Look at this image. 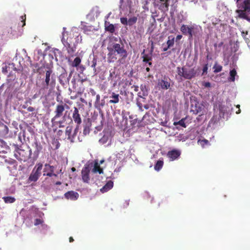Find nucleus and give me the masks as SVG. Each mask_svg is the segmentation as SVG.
Instances as JSON below:
<instances>
[{
    "mask_svg": "<svg viewBox=\"0 0 250 250\" xmlns=\"http://www.w3.org/2000/svg\"><path fill=\"white\" fill-rule=\"evenodd\" d=\"M146 70L147 72H149L150 71V68L148 67H146Z\"/></svg>",
    "mask_w": 250,
    "mask_h": 250,
    "instance_id": "338daca9",
    "label": "nucleus"
},
{
    "mask_svg": "<svg viewBox=\"0 0 250 250\" xmlns=\"http://www.w3.org/2000/svg\"><path fill=\"white\" fill-rule=\"evenodd\" d=\"M186 119V118H185L182 119L181 120H180V121H179L178 122H174L173 123V125H180V126L185 128V127H186V125L185 122Z\"/></svg>",
    "mask_w": 250,
    "mask_h": 250,
    "instance_id": "2f4dec72",
    "label": "nucleus"
},
{
    "mask_svg": "<svg viewBox=\"0 0 250 250\" xmlns=\"http://www.w3.org/2000/svg\"><path fill=\"white\" fill-rule=\"evenodd\" d=\"M236 13L238 17L250 22V0H244L238 3Z\"/></svg>",
    "mask_w": 250,
    "mask_h": 250,
    "instance_id": "7ed1b4c3",
    "label": "nucleus"
},
{
    "mask_svg": "<svg viewBox=\"0 0 250 250\" xmlns=\"http://www.w3.org/2000/svg\"><path fill=\"white\" fill-rule=\"evenodd\" d=\"M65 116H63L62 120L59 121L58 122H56V124L58 125L60 128L63 127L64 125H63L64 122L65 121Z\"/></svg>",
    "mask_w": 250,
    "mask_h": 250,
    "instance_id": "58836bf2",
    "label": "nucleus"
},
{
    "mask_svg": "<svg viewBox=\"0 0 250 250\" xmlns=\"http://www.w3.org/2000/svg\"><path fill=\"white\" fill-rule=\"evenodd\" d=\"M72 128V126H67L65 128V134L67 136V139L70 140L71 143H73L74 142V135H71V134Z\"/></svg>",
    "mask_w": 250,
    "mask_h": 250,
    "instance_id": "412c9836",
    "label": "nucleus"
},
{
    "mask_svg": "<svg viewBox=\"0 0 250 250\" xmlns=\"http://www.w3.org/2000/svg\"><path fill=\"white\" fill-rule=\"evenodd\" d=\"M181 155V151L177 149H173L169 151L167 153V156L170 161H173L178 159Z\"/></svg>",
    "mask_w": 250,
    "mask_h": 250,
    "instance_id": "9b49d317",
    "label": "nucleus"
},
{
    "mask_svg": "<svg viewBox=\"0 0 250 250\" xmlns=\"http://www.w3.org/2000/svg\"><path fill=\"white\" fill-rule=\"evenodd\" d=\"M78 67L82 71H83L84 69V67L83 65H79Z\"/></svg>",
    "mask_w": 250,
    "mask_h": 250,
    "instance_id": "4d7b16f0",
    "label": "nucleus"
},
{
    "mask_svg": "<svg viewBox=\"0 0 250 250\" xmlns=\"http://www.w3.org/2000/svg\"><path fill=\"white\" fill-rule=\"evenodd\" d=\"M79 126L80 125H77L75 129H74L73 134L72 135H74V139L75 138V136H76V135L78 132Z\"/></svg>",
    "mask_w": 250,
    "mask_h": 250,
    "instance_id": "49530a36",
    "label": "nucleus"
},
{
    "mask_svg": "<svg viewBox=\"0 0 250 250\" xmlns=\"http://www.w3.org/2000/svg\"><path fill=\"white\" fill-rule=\"evenodd\" d=\"M21 22L22 23L21 26L23 27L25 25V20H26L25 15L24 16H21Z\"/></svg>",
    "mask_w": 250,
    "mask_h": 250,
    "instance_id": "a18cd8bd",
    "label": "nucleus"
},
{
    "mask_svg": "<svg viewBox=\"0 0 250 250\" xmlns=\"http://www.w3.org/2000/svg\"><path fill=\"white\" fill-rule=\"evenodd\" d=\"M92 62V63L91 65V67L93 68L94 72H96V66L97 64V61L96 60H93Z\"/></svg>",
    "mask_w": 250,
    "mask_h": 250,
    "instance_id": "37998d69",
    "label": "nucleus"
},
{
    "mask_svg": "<svg viewBox=\"0 0 250 250\" xmlns=\"http://www.w3.org/2000/svg\"><path fill=\"white\" fill-rule=\"evenodd\" d=\"M50 170L54 171V167L52 166H50L49 164H46L44 165V168L43 169V176H46L45 173H49L50 172Z\"/></svg>",
    "mask_w": 250,
    "mask_h": 250,
    "instance_id": "a878e982",
    "label": "nucleus"
},
{
    "mask_svg": "<svg viewBox=\"0 0 250 250\" xmlns=\"http://www.w3.org/2000/svg\"><path fill=\"white\" fill-rule=\"evenodd\" d=\"M168 0H160L159 3L158 4L159 9L163 12H166L168 10L169 4Z\"/></svg>",
    "mask_w": 250,
    "mask_h": 250,
    "instance_id": "2eb2a0df",
    "label": "nucleus"
},
{
    "mask_svg": "<svg viewBox=\"0 0 250 250\" xmlns=\"http://www.w3.org/2000/svg\"><path fill=\"white\" fill-rule=\"evenodd\" d=\"M81 62V59L80 57H77L75 58L71 65L73 67H78Z\"/></svg>",
    "mask_w": 250,
    "mask_h": 250,
    "instance_id": "c756f323",
    "label": "nucleus"
},
{
    "mask_svg": "<svg viewBox=\"0 0 250 250\" xmlns=\"http://www.w3.org/2000/svg\"><path fill=\"white\" fill-rule=\"evenodd\" d=\"M113 187V182L110 180L108 181L106 184L100 189V191L102 193L106 192L111 189Z\"/></svg>",
    "mask_w": 250,
    "mask_h": 250,
    "instance_id": "aec40b11",
    "label": "nucleus"
},
{
    "mask_svg": "<svg viewBox=\"0 0 250 250\" xmlns=\"http://www.w3.org/2000/svg\"><path fill=\"white\" fill-rule=\"evenodd\" d=\"M204 85L206 87H210L211 86V84L209 82H206Z\"/></svg>",
    "mask_w": 250,
    "mask_h": 250,
    "instance_id": "3c124183",
    "label": "nucleus"
},
{
    "mask_svg": "<svg viewBox=\"0 0 250 250\" xmlns=\"http://www.w3.org/2000/svg\"><path fill=\"white\" fill-rule=\"evenodd\" d=\"M4 202L6 203H12L15 202V199L13 197H4L3 198Z\"/></svg>",
    "mask_w": 250,
    "mask_h": 250,
    "instance_id": "4c0bfd02",
    "label": "nucleus"
},
{
    "mask_svg": "<svg viewBox=\"0 0 250 250\" xmlns=\"http://www.w3.org/2000/svg\"><path fill=\"white\" fill-rule=\"evenodd\" d=\"M93 172H98L99 174L103 173V170L102 168H101V167L98 162L95 163L94 166V168L93 169Z\"/></svg>",
    "mask_w": 250,
    "mask_h": 250,
    "instance_id": "cd10ccee",
    "label": "nucleus"
},
{
    "mask_svg": "<svg viewBox=\"0 0 250 250\" xmlns=\"http://www.w3.org/2000/svg\"><path fill=\"white\" fill-rule=\"evenodd\" d=\"M53 75L52 69L48 67L47 70L45 71L44 81L42 83V89H48L49 87L52 89L54 88L56 84V81Z\"/></svg>",
    "mask_w": 250,
    "mask_h": 250,
    "instance_id": "20e7f679",
    "label": "nucleus"
},
{
    "mask_svg": "<svg viewBox=\"0 0 250 250\" xmlns=\"http://www.w3.org/2000/svg\"><path fill=\"white\" fill-rule=\"evenodd\" d=\"M207 69H208V67H207V66H206L204 67V68H203V72H206V71H207Z\"/></svg>",
    "mask_w": 250,
    "mask_h": 250,
    "instance_id": "052dcab7",
    "label": "nucleus"
},
{
    "mask_svg": "<svg viewBox=\"0 0 250 250\" xmlns=\"http://www.w3.org/2000/svg\"><path fill=\"white\" fill-rule=\"evenodd\" d=\"M27 110L29 112H33L35 110V108L32 106H29L27 108Z\"/></svg>",
    "mask_w": 250,
    "mask_h": 250,
    "instance_id": "09e8293b",
    "label": "nucleus"
},
{
    "mask_svg": "<svg viewBox=\"0 0 250 250\" xmlns=\"http://www.w3.org/2000/svg\"><path fill=\"white\" fill-rule=\"evenodd\" d=\"M90 93L92 96H95L96 95V92L93 89H90Z\"/></svg>",
    "mask_w": 250,
    "mask_h": 250,
    "instance_id": "864d4df0",
    "label": "nucleus"
},
{
    "mask_svg": "<svg viewBox=\"0 0 250 250\" xmlns=\"http://www.w3.org/2000/svg\"><path fill=\"white\" fill-rule=\"evenodd\" d=\"M63 133V131L62 130L59 129L57 132V135L59 136H61Z\"/></svg>",
    "mask_w": 250,
    "mask_h": 250,
    "instance_id": "8fccbe9b",
    "label": "nucleus"
},
{
    "mask_svg": "<svg viewBox=\"0 0 250 250\" xmlns=\"http://www.w3.org/2000/svg\"><path fill=\"white\" fill-rule=\"evenodd\" d=\"M90 168L88 165H85L81 171L82 180L84 183H88L90 180Z\"/></svg>",
    "mask_w": 250,
    "mask_h": 250,
    "instance_id": "1a4fd4ad",
    "label": "nucleus"
},
{
    "mask_svg": "<svg viewBox=\"0 0 250 250\" xmlns=\"http://www.w3.org/2000/svg\"><path fill=\"white\" fill-rule=\"evenodd\" d=\"M66 27L63 28V32L62 33V42L63 44L66 47L70 48L71 47V44L72 42V39L74 37H78L79 36V34L78 33H76V35H75V32L73 31L71 32H67L65 31Z\"/></svg>",
    "mask_w": 250,
    "mask_h": 250,
    "instance_id": "423d86ee",
    "label": "nucleus"
},
{
    "mask_svg": "<svg viewBox=\"0 0 250 250\" xmlns=\"http://www.w3.org/2000/svg\"><path fill=\"white\" fill-rule=\"evenodd\" d=\"M2 72L4 73H6L7 72L6 67H5V68H4V67L2 68Z\"/></svg>",
    "mask_w": 250,
    "mask_h": 250,
    "instance_id": "13d9d810",
    "label": "nucleus"
},
{
    "mask_svg": "<svg viewBox=\"0 0 250 250\" xmlns=\"http://www.w3.org/2000/svg\"><path fill=\"white\" fill-rule=\"evenodd\" d=\"M43 165L39 163H37L33 168L29 177L28 178V181L29 182H36L41 175V171L42 169Z\"/></svg>",
    "mask_w": 250,
    "mask_h": 250,
    "instance_id": "6e6552de",
    "label": "nucleus"
},
{
    "mask_svg": "<svg viewBox=\"0 0 250 250\" xmlns=\"http://www.w3.org/2000/svg\"><path fill=\"white\" fill-rule=\"evenodd\" d=\"M69 79L68 77L67 72L64 69H62L61 75L59 77V81L60 83L62 85H65L68 83Z\"/></svg>",
    "mask_w": 250,
    "mask_h": 250,
    "instance_id": "9d476101",
    "label": "nucleus"
},
{
    "mask_svg": "<svg viewBox=\"0 0 250 250\" xmlns=\"http://www.w3.org/2000/svg\"><path fill=\"white\" fill-rule=\"evenodd\" d=\"M137 18L136 17H133L130 18L128 20V25L129 26H132L137 22Z\"/></svg>",
    "mask_w": 250,
    "mask_h": 250,
    "instance_id": "f704fd0d",
    "label": "nucleus"
},
{
    "mask_svg": "<svg viewBox=\"0 0 250 250\" xmlns=\"http://www.w3.org/2000/svg\"><path fill=\"white\" fill-rule=\"evenodd\" d=\"M177 72L179 76L188 80H191L194 78L197 73L196 70L194 68L189 67H177Z\"/></svg>",
    "mask_w": 250,
    "mask_h": 250,
    "instance_id": "39448f33",
    "label": "nucleus"
},
{
    "mask_svg": "<svg viewBox=\"0 0 250 250\" xmlns=\"http://www.w3.org/2000/svg\"><path fill=\"white\" fill-rule=\"evenodd\" d=\"M236 107H237V108H239V109L238 110V111H237L236 112V114H239V113H240V112H241V110H240V105H239V104L237 105Z\"/></svg>",
    "mask_w": 250,
    "mask_h": 250,
    "instance_id": "6e6d98bb",
    "label": "nucleus"
},
{
    "mask_svg": "<svg viewBox=\"0 0 250 250\" xmlns=\"http://www.w3.org/2000/svg\"><path fill=\"white\" fill-rule=\"evenodd\" d=\"M140 89L141 91L138 93V96L140 98H145L148 95V90L146 85L141 84Z\"/></svg>",
    "mask_w": 250,
    "mask_h": 250,
    "instance_id": "a211bd4d",
    "label": "nucleus"
},
{
    "mask_svg": "<svg viewBox=\"0 0 250 250\" xmlns=\"http://www.w3.org/2000/svg\"><path fill=\"white\" fill-rule=\"evenodd\" d=\"M117 77V75H115V71L111 72L110 71L109 76L108 78V81H110V83H112V86L115 87L117 83V81L115 80V78Z\"/></svg>",
    "mask_w": 250,
    "mask_h": 250,
    "instance_id": "4be33fe9",
    "label": "nucleus"
},
{
    "mask_svg": "<svg viewBox=\"0 0 250 250\" xmlns=\"http://www.w3.org/2000/svg\"><path fill=\"white\" fill-rule=\"evenodd\" d=\"M170 36L168 37V40L167 42V48H170L172 46L174 43V38L172 37L171 39H170Z\"/></svg>",
    "mask_w": 250,
    "mask_h": 250,
    "instance_id": "e433bc0d",
    "label": "nucleus"
},
{
    "mask_svg": "<svg viewBox=\"0 0 250 250\" xmlns=\"http://www.w3.org/2000/svg\"><path fill=\"white\" fill-rule=\"evenodd\" d=\"M50 172H50L49 173H45V174H46L47 176H48V177H52V176L57 177L58 175L57 174H55V173H54V171H52V170H50Z\"/></svg>",
    "mask_w": 250,
    "mask_h": 250,
    "instance_id": "c03bdc74",
    "label": "nucleus"
},
{
    "mask_svg": "<svg viewBox=\"0 0 250 250\" xmlns=\"http://www.w3.org/2000/svg\"><path fill=\"white\" fill-rule=\"evenodd\" d=\"M193 30V27H188L186 25L183 24L180 28L181 31L184 35L188 34L189 39L192 38L193 33L192 30Z\"/></svg>",
    "mask_w": 250,
    "mask_h": 250,
    "instance_id": "f8f14e48",
    "label": "nucleus"
},
{
    "mask_svg": "<svg viewBox=\"0 0 250 250\" xmlns=\"http://www.w3.org/2000/svg\"><path fill=\"white\" fill-rule=\"evenodd\" d=\"M146 64H148V65L149 66H151L152 65V63L151 62V61H149L148 62H145V65L146 66Z\"/></svg>",
    "mask_w": 250,
    "mask_h": 250,
    "instance_id": "5fc2aeb1",
    "label": "nucleus"
},
{
    "mask_svg": "<svg viewBox=\"0 0 250 250\" xmlns=\"http://www.w3.org/2000/svg\"><path fill=\"white\" fill-rule=\"evenodd\" d=\"M158 85L163 89H167L170 86V83L164 80H159L158 82Z\"/></svg>",
    "mask_w": 250,
    "mask_h": 250,
    "instance_id": "f3484780",
    "label": "nucleus"
},
{
    "mask_svg": "<svg viewBox=\"0 0 250 250\" xmlns=\"http://www.w3.org/2000/svg\"><path fill=\"white\" fill-rule=\"evenodd\" d=\"M72 117L75 123L77 124V125H80L82 123V119L79 113V110L77 107L74 108Z\"/></svg>",
    "mask_w": 250,
    "mask_h": 250,
    "instance_id": "4468645a",
    "label": "nucleus"
},
{
    "mask_svg": "<svg viewBox=\"0 0 250 250\" xmlns=\"http://www.w3.org/2000/svg\"><path fill=\"white\" fill-rule=\"evenodd\" d=\"M91 123H87L83 126V134L84 135L89 134L90 131Z\"/></svg>",
    "mask_w": 250,
    "mask_h": 250,
    "instance_id": "7c9ffc66",
    "label": "nucleus"
},
{
    "mask_svg": "<svg viewBox=\"0 0 250 250\" xmlns=\"http://www.w3.org/2000/svg\"><path fill=\"white\" fill-rule=\"evenodd\" d=\"M34 146L35 147V150L34 152V155L37 157L42 149V146L41 145L40 143L36 141L34 142Z\"/></svg>",
    "mask_w": 250,
    "mask_h": 250,
    "instance_id": "b1692460",
    "label": "nucleus"
},
{
    "mask_svg": "<svg viewBox=\"0 0 250 250\" xmlns=\"http://www.w3.org/2000/svg\"><path fill=\"white\" fill-rule=\"evenodd\" d=\"M53 53L55 58V60L58 61V57L62 56V52L58 49H54L53 50Z\"/></svg>",
    "mask_w": 250,
    "mask_h": 250,
    "instance_id": "c9c22d12",
    "label": "nucleus"
},
{
    "mask_svg": "<svg viewBox=\"0 0 250 250\" xmlns=\"http://www.w3.org/2000/svg\"><path fill=\"white\" fill-rule=\"evenodd\" d=\"M236 74L237 72L235 69H233L232 70H230L229 72V81L234 82L235 81V77L236 75Z\"/></svg>",
    "mask_w": 250,
    "mask_h": 250,
    "instance_id": "473e14b6",
    "label": "nucleus"
},
{
    "mask_svg": "<svg viewBox=\"0 0 250 250\" xmlns=\"http://www.w3.org/2000/svg\"><path fill=\"white\" fill-rule=\"evenodd\" d=\"M120 21H121V22L125 25H128V20L125 17H122V18H121L120 19Z\"/></svg>",
    "mask_w": 250,
    "mask_h": 250,
    "instance_id": "ea45409f",
    "label": "nucleus"
},
{
    "mask_svg": "<svg viewBox=\"0 0 250 250\" xmlns=\"http://www.w3.org/2000/svg\"><path fill=\"white\" fill-rule=\"evenodd\" d=\"M199 142L200 143V145L203 146L204 147L205 146L208 145L209 144V142L208 140L204 139L202 140L199 141Z\"/></svg>",
    "mask_w": 250,
    "mask_h": 250,
    "instance_id": "a19ab883",
    "label": "nucleus"
},
{
    "mask_svg": "<svg viewBox=\"0 0 250 250\" xmlns=\"http://www.w3.org/2000/svg\"><path fill=\"white\" fill-rule=\"evenodd\" d=\"M108 50L107 61L108 62H114L117 60V55L122 59L127 56V52L123 43H113L107 47Z\"/></svg>",
    "mask_w": 250,
    "mask_h": 250,
    "instance_id": "f257e3e1",
    "label": "nucleus"
},
{
    "mask_svg": "<svg viewBox=\"0 0 250 250\" xmlns=\"http://www.w3.org/2000/svg\"><path fill=\"white\" fill-rule=\"evenodd\" d=\"M182 38V36L181 35H178L176 37V41L181 40Z\"/></svg>",
    "mask_w": 250,
    "mask_h": 250,
    "instance_id": "603ef678",
    "label": "nucleus"
},
{
    "mask_svg": "<svg viewBox=\"0 0 250 250\" xmlns=\"http://www.w3.org/2000/svg\"><path fill=\"white\" fill-rule=\"evenodd\" d=\"M168 48H167V47H165V48H163V51H167V50Z\"/></svg>",
    "mask_w": 250,
    "mask_h": 250,
    "instance_id": "69168bd1",
    "label": "nucleus"
},
{
    "mask_svg": "<svg viewBox=\"0 0 250 250\" xmlns=\"http://www.w3.org/2000/svg\"><path fill=\"white\" fill-rule=\"evenodd\" d=\"M164 165L163 159L159 160L157 161L156 163L154 165V169L156 171H159L162 168Z\"/></svg>",
    "mask_w": 250,
    "mask_h": 250,
    "instance_id": "bb28decb",
    "label": "nucleus"
},
{
    "mask_svg": "<svg viewBox=\"0 0 250 250\" xmlns=\"http://www.w3.org/2000/svg\"><path fill=\"white\" fill-rule=\"evenodd\" d=\"M213 69H214V73H217L222 71V66L218 64L217 62H215L213 67Z\"/></svg>",
    "mask_w": 250,
    "mask_h": 250,
    "instance_id": "72a5a7b5",
    "label": "nucleus"
},
{
    "mask_svg": "<svg viewBox=\"0 0 250 250\" xmlns=\"http://www.w3.org/2000/svg\"><path fill=\"white\" fill-rule=\"evenodd\" d=\"M105 30L111 33H113L115 32V27L113 24H110L109 22L105 21Z\"/></svg>",
    "mask_w": 250,
    "mask_h": 250,
    "instance_id": "393cba45",
    "label": "nucleus"
},
{
    "mask_svg": "<svg viewBox=\"0 0 250 250\" xmlns=\"http://www.w3.org/2000/svg\"><path fill=\"white\" fill-rule=\"evenodd\" d=\"M74 241V239L72 237H70L69 238V242H73Z\"/></svg>",
    "mask_w": 250,
    "mask_h": 250,
    "instance_id": "e2e57ef3",
    "label": "nucleus"
},
{
    "mask_svg": "<svg viewBox=\"0 0 250 250\" xmlns=\"http://www.w3.org/2000/svg\"><path fill=\"white\" fill-rule=\"evenodd\" d=\"M71 170L72 172H74L76 171V168L74 167H72L71 168Z\"/></svg>",
    "mask_w": 250,
    "mask_h": 250,
    "instance_id": "0e129e2a",
    "label": "nucleus"
},
{
    "mask_svg": "<svg viewBox=\"0 0 250 250\" xmlns=\"http://www.w3.org/2000/svg\"><path fill=\"white\" fill-rule=\"evenodd\" d=\"M145 49L141 53L142 58H143V62H147L151 61L152 60V52L153 51V47L151 48L149 53H145Z\"/></svg>",
    "mask_w": 250,
    "mask_h": 250,
    "instance_id": "ddd939ff",
    "label": "nucleus"
},
{
    "mask_svg": "<svg viewBox=\"0 0 250 250\" xmlns=\"http://www.w3.org/2000/svg\"><path fill=\"white\" fill-rule=\"evenodd\" d=\"M248 31H245L243 30L241 31V35L245 39L246 38V36L247 35H248Z\"/></svg>",
    "mask_w": 250,
    "mask_h": 250,
    "instance_id": "de8ad7c7",
    "label": "nucleus"
},
{
    "mask_svg": "<svg viewBox=\"0 0 250 250\" xmlns=\"http://www.w3.org/2000/svg\"><path fill=\"white\" fill-rule=\"evenodd\" d=\"M224 43L223 42H220L218 44V46L219 47H221L223 45Z\"/></svg>",
    "mask_w": 250,
    "mask_h": 250,
    "instance_id": "bf43d9fd",
    "label": "nucleus"
},
{
    "mask_svg": "<svg viewBox=\"0 0 250 250\" xmlns=\"http://www.w3.org/2000/svg\"><path fill=\"white\" fill-rule=\"evenodd\" d=\"M9 129L8 126L3 123L0 122V133L1 136H5L8 134Z\"/></svg>",
    "mask_w": 250,
    "mask_h": 250,
    "instance_id": "5701e85b",
    "label": "nucleus"
},
{
    "mask_svg": "<svg viewBox=\"0 0 250 250\" xmlns=\"http://www.w3.org/2000/svg\"><path fill=\"white\" fill-rule=\"evenodd\" d=\"M43 223V221L40 219H36L34 221V225L35 226H38L39 225L42 224Z\"/></svg>",
    "mask_w": 250,
    "mask_h": 250,
    "instance_id": "79ce46f5",
    "label": "nucleus"
},
{
    "mask_svg": "<svg viewBox=\"0 0 250 250\" xmlns=\"http://www.w3.org/2000/svg\"><path fill=\"white\" fill-rule=\"evenodd\" d=\"M100 96L99 94L96 95V101L94 103V106L97 108H100L104 106V104H100Z\"/></svg>",
    "mask_w": 250,
    "mask_h": 250,
    "instance_id": "c85d7f7f",
    "label": "nucleus"
},
{
    "mask_svg": "<svg viewBox=\"0 0 250 250\" xmlns=\"http://www.w3.org/2000/svg\"><path fill=\"white\" fill-rule=\"evenodd\" d=\"M104 103L105 102L104 101V100H102V102H100V104H104Z\"/></svg>",
    "mask_w": 250,
    "mask_h": 250,
    "instance_id": "774afa93",
    "label": "nucleus"
},
{
    "mask_svg": "<svg viewBox=\"0 0 250 250\" xmlns=\"http://www.w3.org/2000/svg\"><path fill=\"white\" fill-rule=\"evenodd\" d=\"M64 197L67 199L76 200L79 197V194L74 191H69L64 194Z\"/></svg>",
    "mask_w": 250,
    "mask_h": 250,
    "instance_id": "dca6fc26",
    "label": "nucleus"
},
{
    "mask_svg": "<svg viewBox=\"0 0 250 250\" xmlns=\"http://www.w3.org/2000/svg\"><path fill=\"white\" fill-rule=\"evenodd\" d=\"M14 156L19 161L26 162L32 155V150L29 146L23 148L21 146L14 144Z\"/></svg>",
    "mask_w": 250,
    "mask_h": 250,
    "instance_id": "f03ea898",
    "label": "nucleus"
},
{
    "mask_svg": "<svg viewBox=\"0 0 250 250\" xmlns=\"http://www.w3.org/2000/svg\"><path fill=\"white\" fill-rule=\"evenodd\" d=\"M69 106L65 103H64L62 101H61V103L56 105L55 109L54 110V116L52 118L51 122L53 123L56 120L61 117L63 116V113L65 109H68Z\"/></svg>",
    "mask_w": 250,
    "mask_h": 250,
    "instance_id": "0eeeda50",
    "label": "nucleus"
},
{
    "mask_svg": "<svg viewBox=\"0 0 250 250\" xmlns=\"http://www.w3.org/2000/svg\"><path fill=\"white\" fill-rule=\"evenodd\" d=\"M111 100L109 101V104H117L119 102L120 98L119 94H116L115 92H112L111 95L109 97Z\"/></svg>",
    "mask_w": 250,
    "mask_h": 250,
    "instance_id": "6ab92c4d",
    "label": "nucleus"
},
{
    "mask_svg": "<svg viewBox=\"0 0 250 250\" xmlns=\"http://www.w3.org/2000/svg\"><path fill=\"white\" fill-rule=\"evenodd\" d=\"M61 184H62V182H60V181H58V182L55 183V185H60Z\"/></svg>",
    "mask_w": 250,
    "mask_h": 250,
    "instance_id": "680f3d73",
    "label": "nucleus"
}]
</instances>
